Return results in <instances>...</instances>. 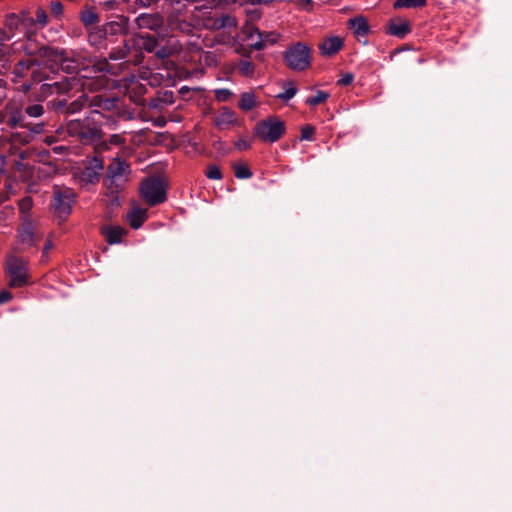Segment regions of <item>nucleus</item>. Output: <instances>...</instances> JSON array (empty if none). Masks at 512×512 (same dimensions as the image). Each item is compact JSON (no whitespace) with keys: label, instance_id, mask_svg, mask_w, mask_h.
Listing matches in <instances>:
<instances>
[{"label":"nucleus","instance_id":"a878e982","mask_svg":"<svg viewBox=\"0 0 512 512\" xmlns=\"http://www.w3.org/2000/svg\"><path fill=\"white\" fill-rule=\"evenodd\" d=\"M109 49L110 51L108 54V58L110 60L117 61L126 59L130 52L131 47L129 46V43L126 39H122L121 43L117 47H111Z\"/></svg>","mask_w":512,"mask_h":512},{"label":"nucleus","instance_id":"ddd939ff","mask_svg":"<svg viewBox=\"0 0 512 512\" xmlns=\"http://www.w3.org/2000/svg\"><path fill=\"white\" fill-rule=\"evenodd\" d=\"M104 170V160L101 157L94 156L87 160L82 171V180L87 184H96Z\"/></svg>","mask_w":512,"mask_h":512},{"label":"nucleus","instance_id":"c85d7f7f","mask_svg":"<svg viewBox=\"0 0 512 512\" xmlns=\"http://www.w3.org/2000/svg\"><path fill=\"white\" fill-rule=\"evenodd\" d=\"M236 26L237 21L234 17L229 14H222L220 17L213 20L211 28L214 30H221L225 28H235Z\"/></svg>","mask_w":512,"mask_h":512},{"label":"nucleus","instance_id":"6ab92c4d","mask_svg":"<svg viewBox=\"0 0 512 512\" xmlns=\"http://www.w3.org/2000/svg\"><path fill=\"white\" fill-rule=\"evenodd\" d=\"M88 41L97 50H109V46L113 44L101 26L94 27L89 32Z\"/></svg>","mask_w":512,"mask_h":512},{"label":"nucleus","instance_id":"c03bdc74","mask_svg":"<svg viewBox=\"0 0 512 512\" xmlns=\"http://www.w3.org/2000/svg\"><path fill=\"white\" fill-rule=\"evenodd\" d=\"M232 95H233V92L227 88H221V89L215 90V98L219 102L228 101Z\"/></svg>","mask_w":512,"mask_h":512},{"label":"nucleus","instance_id":"603ef678","mask_svg":"<svg viewBox=\"0 0 512 512\" xmlns=\"http://www.w3.org/2000/svg\"><path fill=\"white\" fill-rule=\"evenodd\" d=\"M12 39V34L7 32L5 26L0 27V46H5V44Z\"/></svg>","mask_w":512,"mask_h":512},{"label":"nucleus","instance_id":"a211bd4d","mask_svg":"<svg viewBox=\"0 0 512 512\" xmlns=\"http://www.w3.org/2000/svg\"><path fill=\"white\" fill-rule=\"evenodd\" d=\"M129 19L126 16H117L116 20H112L101 26L111 42L115 43V36L125 34L128 29Z\"/></svg>","mask_w":512,"mask_h":512},{"label":"nucleus","instance_id":"dca6fc26","mask_svg":"<svg viewBox=\"0 0 512 512\" xmlns=\"http://www.w3.org/2000/svg\"><path fill=\"white\" fill-rule=\"evenodd\" d=\"M7 129L25 128L28 121L25 117L23 109L15 102L7 103Z\"/></svg>","mask_w":512,"mask_h":512},{"label":"nucleus","instance_id":"9b49d317","mask_svg":"<svg viewBox=\"0 0 512 512\" xmlns=\"http://www.w3.org/2000/svg\"><path fill=\"white\" fill-rule=\"evenodd\" d=\"M17 239L24 248L37 245L39 236L36 234L33 222L29 217H22V222L17 230Z\"/></svg>","mask_w":512,"mask_h":512},{"label":"nucleus","instance_id":"c9c22d12","mask_svg":"<svg viewBox=\"0 0 512 512\" xmlns=\"http://www.w3.org/2000/svg\"><path fill=\"white\" fill-rule=\"evenodd\" d=\"M23 112H24L26 118L27 117L38 118L43 115L44 107L39 103L30 104V105H27L23 109Z\"/></svg>","mask_w":512,"mask_h":512},{"label":"nucleus","instance_id":"de8ad7c7","mask_svg":"<svg viewBox=\"0 0 512 512\" xmlns=\"http://www.w3.org/2000/svg\"><path fill=\"white\" fill-rule=\"evenodd\" d=\"M44 122L31 123L28 121V126H25L24 129H27L32 134H41L44 131Z\"/></svg>","mask_w":512,"mask_h":512},{"label":"nucleus","instance_id":"6e6552de","mask_svg":"<svg viewBox=\"0 0 512 512\" xmlns=\"http://www.w3.org/2000/svg\"><path fill=\"white\" fill-rule=\"evenodd\" d=\"M76 194L73 189L68 187L55 186L51 199V208L59 218H66L72 212Z\"/></svg>","mask_w":512,"mask_h":512},{"label":"nucleus","instance_id":"c756f323","mask_svg":"<svg viewBox=\"0 0 512 512\" xmlns=\"http://www.w3.org/2000/svg\"><path fill=\"white\" fill-rule=\"evenodd\" d=\"M103 233L106 237V241L113 245V244H119L122 242V236L124 233V230L120 226H110L106 227L103 230Z\"/></svg>","mask_w":512,"mask_h":512},{"label":"nucleus","instance_id":"79ce46f5","mask_svg":"<svg viewBox=\"0 0 512 512\" xmlns=\"http://www.w3.org/2000/svg\"><path fill=\"white\" fill-rule=\"evenodd\" d=\"M154 55L158 59L164 60V59L169 58L172 55V49L168 46L159 45V43H158L156 51L154 52Z\"/></svg>","mask_w":512,"mask_h":512},{"label":"nucleus","instance_id":"f257e3e1","mask_svg":"<svg viewBox=\"0 0 512 512\" xmlns=\"http://www.w3.org/2000/svg\"><path fill=\"white\" fill-rule=\"evenodd\" d=\"M103 122L97 112H89L84 117L71 119L66 129L71 137L78 139L84 145L94 144L102 139Z\"/></svg>","mask_w":512,"mask_h":512},{"label":"nucleus","instance_id":"ea45409f","mask_svg":"<svg viewBox=\"0 0 512 512\" xmlns=\"http://www.w3.org/2000/svg\"><path fill=\"white\" fill-rule=\"evenodd\" d=\"M32 206L33 201L29 196L22 198L18 203L19 210L23 214V217H29V212L32 209Z\"/></svg>","mask_w":512,"mask_h":512},{"label":"nucleus","instance_id":"bb28decb","mask_svg":"<svg viewBox=\"0 0 512 512\" xmlns=\"http://www.w3.org/2000/svg\"><path fill=\"white\" fill-rule=\"evenodd\" d=\"M258 106L256 95L253 91L243 92L240 95L238 107L244 112L251 111Z\"/></svg>","mask_w":512,"mask_h":512},{"label":"nucleus","instance_id":"2eb2a0df","mask_svg":"<svg viewBox=\"0 0 512 512\" xmlns=\"http://www.w3.org/2000/svg\"><path fill=\"white\" fill-rule=\"evenodd\" d=\"M90 97L82 93L77 99L68 102L66 99H59L52 102L56 110L62 111L66 114H75L81 111L86 105L89 106Z\"/></svg>","mask_w":512,"mask_h":512},{"label":"nucleus","instance_id":"49530a36","mask_svg":"<svg viewBox=\"0 0 512 512\" xmlns=\"http://www.w3.org/2000/svg\"><path fill=\"white\" fill-rule=\"evenodd\" d=\"M51 13L54 17L58 18L63 14V3L59 0L52 1L50 4Z\"/></svg>","mask_w":512,"mask_h":512},{"label":"nucleus","instance_id":"1a4fd4ad","mask_svg":"<svg viewBox=\"0 0 512 512\" xmlns=\"http://www.w3.org/2000/svg\"><path fill=\"white\" fill-rule=\"evenodd\" d=\"M48 75L49 80L37 82L38 84H41L38 90V95L42 100L54 94L60 95L70 91L71 83L68 77L60 76L58 79L52 70L50 73L48 72Z\"/></svg>","mask_w":512,"mask_h":512},{"label":"nucleus","instance_id":"69168bd1","mask_svg":"<svg viewBox=\"0 0 512 512\" xmlns=\"http://www.w3.org/2000/svg\"><path fill=\"white\" fill-rule=\"evenodd\" d=\"M51 247H52V242L51 241H47L45 243L44 247H43V250H42L43 255H47V253L49 252Z\"/></svg>","mask_w":512,"mask_h":512},{"label":"nucleus","instance_id":"a19ab883","mask_svg":"<svg viewBox=\"0 0 512 512\" xmlns=\"http://www.w3.org/2000/svg\"><path fill=\"white\" fill-rule=\"evenodd\" d=\"M253 32L256 33L257 39L255 42H252L250 44V48L257 50V51L263 50L265 47L264 40H263V34L259 30V28H253Z\"/></svg>","mask_w":512,"mask_h":512},{"label":"nucleus","instance_id":"4be33fe9","mask_svg":"<svg viewBox=\"0 0 512 512\" xmlns=\"http://www.w3.org/2000/svg\"><path fill=\"white\" fill-rule=\"evenodd\" d=\"M343 46V41L338 36L326 38L320 45V53L324 56H332L336 54Z\"/></svg>","mask_w":512,"mask_h":512},{"label":"nucleus","instance_id":"680f3d73","mask_svg":"<svg viewBox=\"0 0 512 512\" xmlns=\"http://www.w3.org/2000/svg\"><path fill=\"white\" fill-rule=\"evenodd\" d=\"M253 28H256L255 26H250L247 28V38L249 40H253L254 37H256V33L253 32Z\"/></svg>","mask_w":512,"mask_h":512},{"label":"nucleus","instance_id":"e2e57ef3","mask_svg":"<svg viewBox=\"0 0 512 512\" xmlns=\"http://www.w3.org/2000/svg\"><path fill=\"white\" fill-rule=\"evenodd\" d=\"M52 150L55 154H62L64 151L67 150V148L63 145H59V146L53 147Z\"/></svg>","mask_w":512,"mask_h":512},{"label":"nucleus","instance_id":"393cba45","mask_svg":"<svg viewBox=\"0 0 512 512\" xmlns=\"http://www.w3.org/2000/svg\"><path fill=\"white\" fill-rule=\"evenodd\" d=\"M348 23H349L350 28L353 29V31L357 37L366 36L370 31L368 21L363 16L353 17V18L349 19Z\"/></svg>","mask_w":512,"mask_h":512},{"label":"nucleus","instance_id":"4468645a","mask_svg":"<svg viewBox=\"0 0 512 512\" xmlns=\"http://www.w3.org/2000/svg\"><path fill=\"white\" fill-rule=\"evenodd\" d=\"M27 40L23 44L22 49L24 53L28 56H39L43 59L48 60L49 57H56L60 55L57 51V47H52L48 45H37L36 42L32 39V37H26Z\"/></svg>","mask_w":512,"mask_h":512},{"label":"nucleus","instance_id":"2f4dec72","mask_svg":"<svg viewBox=\"0 0 512 512\" xmlns=\"http://www.w3.org/2000/svg\"><path fill=\"white\" fill-rule=\"evenodd\" d=\"M22 27L26 37H34L39 30L36 26L35 18L33 16H29L21 19Z\"/></svg>","mask_w":512,"mask_h":512},{"label":"nucleus","instance_id":"f3484780","mask_svg":"<svg viewBox=\"0 0 512 512\" xmlns=\"http://www.w3.org/2000/svg\"><path fill=\"white\" fill-rule=\"evenodd\" d=\"M139 29L158 31L164 26V18L159 13H141L135 18Z\"/></svg>","mask_w":512,"mask_h":512},{"label":"nucleus","instance_id":"8fccbe9b","mask_svg":"<svg viewBox=\"0 0 512 512\" xmlns=\"http://www.w3.org/2000/svg\"><path fill=\"white\" fill-rule=\"evenodd\" d=\"M252 142L247 138H240L235 142V148L239 151L247 150L251 147Z\"/></svg>","mask_w":512,"mask_h":512},{"label":"nucleus","instance_id":"473e14b6","mask_svg":"<svg viewBox=\"0 0 512 512\" xmlns=\"http://www.w3.org/2000/svg\"><path fill=\"white\" fill-rule=\"evenodd\" d=\"M426 3L427 0H395L393 3V8H421L424 7Z\"/></svg>","mask_w":512,"mask_h":512},{"label":"nucleus","instance_id":"7c9ffc66","mask_svg":"<svg viewBox=\"0 0 512 512\" xmlns=\"http://www.w3.org/2000/svg\"><path fill=\"white\" fill-rule=\"evenodd\" d=\"M4 26L7 32L12 34V38L15 36V32L22 26L21 19L17 13L11 12L5 16Z\"/></svg>","mask_w":512,"mask_h":512},{"label":"nucleus","instance_id":"09e8293b","mask_svg":"<svg viewBox=\"0 0 512 512\" xmlns=\"http://www.w3.org/2000/svg\"><path fill=\"white\" fill-rule=\"evenodd\" d=\"M314 127L311 125H305L301 128V140L311 141L314 134Z\"/></svg>","mask_w":512,"mask_h":512},{"label":"nucleus","instance_id":"13d9d810","mask_svg":"<svg viewBox=\"0 0 512 512\" xmlns=\"http://www.w3.org/2000/svg\"><path fill=\"white\" fill-rule=\"evenodd\" d=\"M247 15L251 20H258L261 17V12L258 9L247 10Z\"/></svg>","mask_w":512,"mask_h":512},{"label":"nucleus","instance_id":"b1692460","mask_svg":"<svg viewBox=\"0 0 512 512\" xmlns=\"http://www.w3.org/2000/svg\"><path fill=\"white\" fill-rule=\"evenodd\" d=\"M134 44L138 48L146 51L147 53L154 54L157 48L158 41L153 35L146 34L136 37L134 39Z\"/></svg>","mask_w":512,"mask_h":512},{"label":"nucleus","instance_id":"5701e85b","mask_svg":"<svg viewBox=\"0 0 512 512\" xmlns=\"http://www.w3.org/2000/svg\"><path fill=\"white\" fill-rule=\"evenodd\" d=\"M147 218V210L141 207H134L128 214L127 220L133 229H139Z\"/></svg>","mask_w":512,"mask_h":512},{"label":"nucleus","instance_id":"4d7b16f0","mask_svg":"<svg viewBox=\"0 0 512 512\" xmlns=\"http://www.w3.org/2000/svg\"><path fill=\"white\" fill-rule=\"evenodd\" d=\"M8 51L4 46H0V65L5 66L7 61Z\"/></svg>","mask_w":512,"mask_h":512},{"label":"nucleus","instance_id":"3c124183","mask_svg":"<svg viewBox=\"0 0 512 512\" xmlns=\"http://www.w3.org/2000/svg\"><path fill=\"white\" fill-rule=\"evenodd\" d=\"M354 75L352 73H345L338 79L337 84L341 86H348L353 82Z\"/></svg>","mask_w":512,"mask_h":512},{"label":"nucleus","instance_id":"412c9836","mask_svg":"<svg viewBox=\"0 0 512 512\" xmlns=\"http://www.w3.org/2000/svg\"><path fill=\"white\" fill-rule=\"evenodd\" d=\"M50 152L49 151H41L38 154V157L40 158V161H45L47 158H49ZM58 171L57 165L51 161L43 162L42 165H40L37 169V174L40 178H49L55 175Z\"/></svg>","mask_w":512,"mask_h":512},{"label":"nucleus","instance_id":"39448f33","mask_svg":"<svg viewBox=\"0 0 512 512\" xmlns=\"http://www.w3.org/2000/svg\"><path fill=\"white\" fill-rule=\"evenodd\" d=\"M139 194L149 206H157L167 200L166 185L156 176L147 177L141 182Z\"/></svg>","mask_w":512,"mask_h":512},{"label":"nucleus","instance_id":"864d4df0","mask_svg":"<svg viewBox=\"0 0 512 512\" xmlns=\"http://www.w3.org/2000/svg\"><path fill=\"white\" fill-rule=\"evenodd\" d=\"M13 298L12 293L8 290H2L0 292V305L7 303Z\"/></svg>","mask_w":512,"mask_h":512},{"label":"nucleus","instance_id":"f8f14e48","mask_svg":"<svg viewBox=\"0 0 512 512\" xmlns=\"http://www.w3.org/2000/svg\"><path fill=\"white\" fill-rule=\"evenodd\" d=\"M119 104L118 97H108L104 95H95L90 97L89 107L90 112H97V115L101 117V121L105 118L104 112H110L117 108Z\"/></svg>","mask_w":512,"mask_h":512},{"label":"nucleus","instance_id":"9d476101","mask_svg":"<svg viewBox=\"0 0 512 512\" xmlns=\"http://www.w3.org/2000/svg\"><path fill=\"white\" fill-rule=\"evenodd\" d=\"M43 63L34 59L19 60L13 69V74L16 77L23 78L27 71L31 72V79L33 82H42L49 80V75Z\"/></svg>","mask_w":512,"mask_h":512},{"label":"nucleus","instance_id":"4c0bfd02","mask_svg":"<svg viewBox=\"0 0 512 512\" xmlns=\"http://www.w3.org/2000/svg\"><path fill=\"white\" fill-rule=\"evenodd\" d=\"M98 20V15L92 9H86L81 12V21L84 25H92L95 24Z\"/></svg>","mask_w":512,"mask_h":512},{"label":"nucleus","instance_id":"20e7f679","mask_svg":"<svg viewBox=\"0 0 512 512\" xmlns=\"http://www.w3.org/2000/svg\"><path fill=\"white\" fill-rule=\"evenodd\" d=\"M5 272L9 278L10 288H22L30 282V270L26 260L15 255H9L5 262Z\"/></svg>","mask_w":512,"mask_h":512},{"label":"nucleus","instance_id":"338daca9","mask_svg":"<svg viewBox=\"0 0 512 512\" xmlns=\"http://www.w3.org/2000/svg\"><path fill=\"white\" fill-rule=\"evenodd\" d=\"M7 97L6 89L3 86H0V104L4 101V99Z\"/></svg>","mask_w":512,"mask_h":512},{"label":"nucleus","instance_id":"aec40b11","mask_svg":"<svg viewBox=\"0 0 512 512\" xmlns=\"http://www.w3.org/2000/svg\"><path fill=\"white\" fill-rule=\"evenodd\" d=\"M411 32L410 23L403 19H392L388 23L387 33L400 39L405 38Z\"/></svg>","mask_w":512,"mask_h":512},{"label":"nucleus","instance_id":"bf43d9fd","mask_svg":"<svg viewBox=\"0 0 512 512\" xmlns=\"http://www.w3.org/2000/svg\"><path fill=\"white\" fill-rule=\"evenodd\" d=\"M7 104L5 108L0 111V125H5V129H7Z\"/></svg>","mask_w":512,"mask_h":512},{"label":"nucleus","instance_id":"cd10ccee","mask_svg":"<svg viewBox=\"0 0 512 512\" xmlns=\"http://www.w3.org/2000/svg\"><path fill=\"white\" fill-rule=\"evenodd\" d=\"M236 121L235 113L228 107H224L219 115L215 118V125L218 128L233 125Z\"/></svg>","mask_w":512,"mask_h":512},{"label":"nucleus","instance_id":"f03ea898","mask_svg":"<svg viewBox=\"0 0 512 512\" xmlns=\"http://www.w3.org/2000/svg\"><path fill=\"white\" fill-rule=\"evenodd\" d=\"M60 55L56 57H49L47 62L58 65L60 69L67 74H80L83 78H94L100 74H105L110 71V65L107 59L98 61L93 64L91 68L86 67L81 69L80 62L74 57H69L64 49L57 48Z\"/></svg>","mask_w":512,"mask_h":512},{"label":"nucleus","instance_id":"774afa93","mask_svg":"<svg viewBox=\"0 0 512 512\" xmlns=\"http://www.w3.org/2000/svg\"><path fill=\"white\" fill-rule=\"evenodd\" d=\"M18 14V17L20 19H23V18H26V17H29L30 16V13L28 10L24 9L22 10L20 13H17Z\"/></svg>","mask_w":512,"mask_h":512},{"label":"nucleus","instance_id":"f704fd0d","mask_svg":"<svg viewBox=\"0 0 512 512\" xmlns=\"http://www.w3.org/2000/svg\"><path fill=\"white\" fill-rule=\"evenodd\" d=\"M239 72L245 77H253L255 72V65L252 61L249 60H240L238 63Z\"/></svg>","mask_w":512,"mask_h":512},{"label":"nucleus","instance_id":"37998d69","mask_svg":"<svg viewBox=\"0 0 512 512\" xmlns=\"http://www.w3.org/2000/svg\"><path fill=\"white\" fill-rule=\"evenodd\" d=\"M297 91V88L291 85L290 87L286 88L283 92L277 94L276 98L287 102L296 95Z\"/></svg>","mask_w":512,"mask_h":512},{"label":"nucleus","instance_id":"052dcab7","mask_svg":"<svg viewBox=\"0 0 512 512\" xmlns=\"http://www.w3.org/2000/svg\"><path fill=\"white\" fill-rule=\"evenodd\" d=\"M104 6L106 9L112 10L118 6V2L116 0H107L104 2Z\"/></svg>","mask_w":512,"mask_h":512},{"label":"nucleus","instance_id":"0eeeda50","mask_svg":"<svg viewBox=\"0 0 512 512\" xmlns=\"http://www.w3.org/2000/svg\"><path fill=\"white\" fill-rule=\"evenodd\" d=\"M286 132L284 121L276 116H270L259 121L254 127V134L261 141L267 143L277 142Z\"/></svg>","mask_w":512,"mask_h":512},{"label":"nucleus","instance_id":"423d86ee","mask_svg":"<svg viewBox=\"0 0 512 512\" xmlns=\"http://www.w3.org/2000/svg\"><path fill=\"white\" fill-rule=\"evenodd\" d=\"M284 60L291 70L304 71L311 66V49L303 42L293 43L284 52Z\"/></svg>","mask_w":512,"mask_h":512},{"label":"nucleus","instance_id":"0e129e2a","mask_svg":"<svg viewBox=\"0 0 512 512\" xmlns=\"http://www.w3.org/2000/svg\"><path fill=\"white\" fill-rule=\"evenodd\" d=\"M33 84H34V83H33V81H32V80H31V82H25V83H23V84L21 85L22 90H23L24 92H28V91H30V90H31V88H32V85H33Z\"/></svg>","mask_w":512,"mask_h":512},{"label":"nucleus","instance_id":"e433bc0d","mask_svg":"<svg viewBox=\"0 0 512 512\" xmlns=\"http://www.w3.org/2000/svg\"><path fill=\"white\" fill-rule=\"evenodd\" d=\"M234 174L238 179H249L253 175L250 168L243 164L234 165Z\"/></svg>","mask_w":512,"mask_h":512},{"label":"nucleus","instance_id":"5fc2aeb1","mask_svg":"<svg viewBox=\"0 0 512 512\" xmlns=\"http://www.w3.org/2000/svg\"><path fill=\"white\" fill-rule=\"evenodd\" d=\"M264 43L268 42L270 44H275L278 41V35L272 32L266 33L263 35Z\"/></svg>","mask_w":512,"mask_h":512},{"label":"nucleus","instance_id":"a18cd8bd","mask_svg":"<svg viewBox=\"0 0 512 512\" xmlns=\"http://www.w3.org/2000/svg\"><path fill=\"white\" fill-rule=\"evenodd\" d=\"M206 177L212 180H220L222 179V172L218 166L211 165L206 171Z\"/></svg>","mask_w":512,"mask_h":512},{"label":"nucleus","instance_id":"7ed1b4c3","mask_svg":"<svg viewBox=\"0 0 512 512\" xmlns=\"http://www.w3.org/2000/svg\"><path fill=\"white\" fill-rule=\"evenodd\" d=\"M130 174L129 163L120 157L114 158L106 167L103 185L106 187L112 202L118 203V194L124 189Z\"/></svg>","mask_w":512,"mask_h":512},{"label":"nucleus","instance_id":"72a5a7b5","mask_svg":"<svg viewBox=\"0 0 512 512\" xmlns=\"http://www.w3.org/2000/svg\"><path fill=\"white\" fill-rule=\"evenodd\" d=\"M330 97V94L323 90H318L315 95L308 97L305 104L309 106H317L325 102Z\"/></svg>","mask_w":512,"mask_h":512},{"label":"nucleus","instance_id":"58836bf2","mask_svg":"<svg viewBox=\"0 0 512 512\" xmlns=\"http://www.w3.org/2000/svg\"><path fill=\"white\" fill-rule=\"evenodd\" d=\"M34 18L39 29H43L48 24V15L41 7L36 10Z\"/></svg>","mask_w":512,"mask_h":512},{"label":"nucleus","instance_id":"6e6d98bb","mask_svg":"<svg viewBox=\"0 0 512 512\" xmlns=\"http://www.w3.org/2000/svg\"><path fill=\"white\" fill-rule=\"evenodd\" d=\"M157 2L158 0H136V4L141 8H148Z\"/></svg>","mask_w":512,"mask_h":512}]
</instances>
